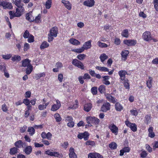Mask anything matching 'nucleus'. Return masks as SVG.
Listing matches in <instances>:
<instances>
[{
  "instance_id": "1a4fd4ad",
  "label": "nucleus",
  "mask_w": 158,
  "mask_h": 158,
  "mask_svg": "<svg viewBox=\"0 0 158 158\" xmlns=\"http://www.w3.org/2000/svg\"><path fill=\"white\" fill-rule=\"evenodd\" d=\"M56 104H54L52 106L51 110L55 111L59 109L61 106L60 102L58 100H56Z\"/></svg>"
},
{
  "instance_id": "338daca9",
  "label": "nucleus",
  "mask_w": 158,
  "mask_h": 158,
  "mask_svg": "<svg viewBox=\"0 0 158 158\" xmlns=\"http://www.w3.org/2000/svg\"><path fill=\"white\" fill-rule=\"evenodd\" d=\"M114 43L117 45H119L120 43V40L118 38H116L114 40Z\"/></svg>"
},
{
  "instance_id": "0e129e2a",
  "label": "nucleus",
  "mask_w": 158,
  "mask_h": 158,
  "mask_svg": "<svg viewBox=\"0 0 158 158\" xmlns=\"http://www.w3.org/2000/svg\"><path fill=\"white\" fill-rule=\"evenodd\" d=\"M56 66L57 67V68L58 69L61 68L63 67V65L61 63L58 62L56 63Z\"/></svg>"
},
{
  "instance_id": "dca6fc26",
  "label": "nucleus",
  "mask_w": 158,
  "mask_h": 158,
  "mask_svg": "<svg viewBox=\"0 0 158 158\" xmlns=\"http://www.w3.org/2000/svg\"><path fill=\"white\" fill-rule=\"evenodd\" d=\"M94 0H87L83 2V4L89 7H92L94 5Z\"/></svg>"
},
{
  "instance_id": "69168bd1",
  "label": "nucleus",
  "mask_w": 158,
  "mask_h": 158,
  "mask_svg": "<svg viewBox=\"0 0 158 158\" xmlns=\"http://www.w3.org/2000/svg\"><path fill=\"white\" fill-rule=\"evenodd\" d=\"M27 128V126H24L23 127L21 128L20 129V131L21 132L23 133L26 131Z\"/></svg>"
},
{
  "instance_id": "a878e982",
  "label": "nucleus",
  "mask_w": 158,
  "mask_h": 158,
  "mask_svg": "<svg viewBox=\"0 0 158 158\" xmlns=\"http://www.w3.org/2000/svg\"><path fill=\"white\" fill-rule=\"evenodd\" d=\"M153 127H150L148 129V131L149 132L148 136L151 138H153L155 136V135L154 133L153 132Z\"/></svg>"
},
{
  "instance_id": "bf43d9fd",
  "label": "nucleus",
  "mask_w": 158,
  "mask_h": 158,
  "mask_svg": "<svg viewBox=\"0 0 158 158\" xmlns=\"http://www.w3.org/2000/svg\"><path fill=\"white\" fill-rule=\"evenodd\" d=\"M30 35L29 33L27 30H26L24 33L23 36L24 38H27Z\"/></svg>"
},
{
  "instance_id": "5fc2aeb1",
  "label": "nucleus",
  "mask_w": 158,
  "mask_h": 158,
  "mask_svg": "<svg viewBox=\"0 0 158 158\" xmlns=\"http://www.w3.org/2000/svg\"><path fill=\"white\" fill-rule=\"evenodd\" d=\"M41 16L40 14H39L37 16L35 17V19H34V21H35L36 23H39L40 20Z\"/></svg>"
},
{
  "instance_id": "f257e3e1",
  "label": "nucleus",
  "mask_w": 158,
  "mask_h": 158,
  "mask_svg": "<svg viewBox=\"0 0 158 158\" xmlns=\"http://www.w3.org/2000/svg\"><path fill=\"white\" fill-rule=\"evenodd\" d=\"M57 28L56 27H53L50 31V33L48 34V41H52L53 39V37H56L57 36Z\"/></svg>"
},
{
  "instance_id": "37998d69",
  "label": "nucleus",
  "mask_w": 158,
  "mask_h": 158,
  "mask_svg": "<svg viewBox=\"0 0 158 158\" xmlns=\"http://www.w3.org/2000/svg\"><path fill=\"white\" fill-rule=\"evenodd\" d=\"M84 48L82 47L79 48L75 49L73 50V51L78 53H81L84 50Z\"/></svg>"
},
{
  "instance_id": "680f3d73",
  "label": "nucleus",
  "mask_w": 158,
  "mask_h": 158,
  "mask_svg": "<svg viewBox=\"0 0 158 158\" xmlns=\"http://www.w3.org/2000/svg\"><path fill=\"white\" fill-rule=\"evenodd\" d=\"M147 155V153L145 151H143L140 154V156L141 157L144 158Z\"/></svg>"
},
{
  "instance_id": "9b49d317",
  "label": "nucleus",
  "mask_w": 158,
  "mask_h": 158,
  "mask_svg": "<svg viewBox=\"0 0 158 158\" xmlns=\"http://www.w3.org/2000/svg\"><path fill=\"white\" fill-rule=\"evenodd\" d=\"M88 158H103L102 156L97 153H90L88 155Z\"/></svg>"
},
{
  "instance_id": "3c124183",
  "label": "nucleus",
  "mask_w": 158,
  "mask_h": 158,
  "mask_svg": "<svg viewBox=\"0 0 158 158\" xmlns=\"http://www.w3.org/2000/svg\"><path fill=\"white\" fill-rule=\"evenodd\" d=\"M85 56L84 54H80L77 55V58L80 60H83L85 59Z\"/></svg>"
},
{
  "instance_id": "ddd939ff",
  "label": "nucleus",
  "mask_w": 158,
  "mask_h": 158,
  "mask_svg": "<svg viewBox=\"0 0 158 158\" xmlns=\"http://www.w3.org/2000/svg\"><path fill=\"white\" fill-rule=\"evenodd\" d=\"M118 74L120 77V78L122 81L125 80V75L127 74L126 71L124 70H121L118 72Z\"/></svg>"
},
{
  "instance_id": "f03ea898",
  "label": "nucleus",
  "mask_w": 158,
  "mask_h": 158,
  "mask_svg": "<svg viewBox=\"0 0 158 158\" xmlns=\"http://www.w3.org/2000/svg\"><path fill=\"white\" fill-rule=\"evenodd\" d=\"M86 120L87 123L89 124L92 123L97 125L100 122L99 119L94 117H88L86 118Z\"/></svg>"
},
{
  "instance_id": "49530a36",
  "label": "nucleus",
  "mask_w": 158,
  "mask_h": 158,
  "mask_svg": "<svg viewBox=\"0 0 158 158\" xmlns=\"http://www.w3.org/2000/svg\"><path fill=\"white\" fill-rule=\"evenodd\" d=\"M54 116L57 122H59L61 121V118L59 114H55Z\"/></svg>"
},
{
  "instance_id": "c85d7f7f",
  "label": "nucleus",
  "mask_w": 158,
  "mask_h": 158,
  "mask_svg": "<svg viewBox=\"0 0 158 158\" xmlns=\"http://www.w3.org/2000/svg\"><path fill=\"white\" fill-rule=\"evenodd\" d=\"M11 60L13 61L18 62L21 60V57L19 55H15L11 57Z\"/></svg>"
},
{
  "instance_id": "423d86ee",
  "label": "nucleus",
  "mask_w": 158,
  "mask_h": 158,
  "mask_svg": "<svg viewBox=\"0 0 158 158\" xmlns=\"http://www.w3.org/2000/svg\"><path fill=\"white\" fill-rule=\"evenodd\" d=\"M123 43L128 46H134L137 43V41L134 40H124Z\"/></svg>"
},
{
  "instance_id": "79ce46f5",
  "label": "nucleus",
  "mask_w": 158,
  "mask_h": 158,
  "mask_svg": "<svg viewBox=\"0 0 158 158\" xmlns=\"http://www.w3.org/2000/svg\"><path fill=\"white\" fill-rule=\"evenodd\" d=\"M117 145L114 142H112L109 145V147L112 149H115L116 148Z\"/></svg>"
},
{
  "instance_id": "ea45409f",
  "label": "nucleus",
  "mask_w": 158,
  "mask_h": 158,
  "mask_svg": "<svg viewBox=\"0 0 158 158\" xmlns=\"http://www.w3.org/2000/svg\"><path fill=\"white\" fill-rule=\"evenodd\" d=\"M27 131L31 135H32L35 133V130L34 127H28Z\"/></svg>"
},
{
  "instance_id": "e2e57ef3",
  "label": "nucleus",
  "mask_w": 158,
  "mask_h": 158,
  "mask_svg": "<svg viewBox=\"0 0 158 158\" xmlns=\"http://www.w3.org/2000/svg\"><path fill=\"white\" fill-rule=\"evenodd\" d=\"M29 48V45L28 43H25L24 46V50L26 51Z\"/></svg>"
},
{
  "instance_id": "c03bdc74",
  "label": "nucleus",
  "mask_w": 158,
  "mask_h": 158,
  "mask_svg": "<svg viewBox=\"0 0 158 158\" xmlns=\"http://www.w3.org/2000/svg\"><path fill=\"white\" fill-rule=\"evenodd\" d=\"M52 5V0H48L45 3V6L46 8L47 9H49Z\"/></svg>"
},
{
  "instance_id": "6e6552de",
  "label": "nucleus",
  "mask_w": 158,
  "mask_h": 158,
  "mask_svg": "<svg viewBox=\"0 0 158 158\" xmlns=\"http://www.w3.org/2000/svg\"><path fill=\"white\" fill-rule=\"evenodd\" d=\"M109 127L113 133L115 135H117L118 129L116 126L114 124H111L109 126Z\"/></svg>"
},
{
  "instance_id": "cd10ccee",
  "label": "nucleus",
  "mask_w": 158,
  "mask_h": 158,
  "mask_svg": "<svg viewBox=\"0 0 158 158\" xmlns=\"http://www.w3.org/2000/svg\"><path fill=\"white\" fill-rule=\"evenodd\" d=\"M69 41L71 44L74 45H77L80 44V43L77 40L75 39H71Z\"/></svg>"
},
{
  "instance_id": "de8ad7c7",
  "label": "nucleus",
  "mask_w": 158,
  "mask_h": 158,
  "mask_svg": "<svg viewBox=\"0 0 158 158\" xmlns=\"http://www.w3.org/2000/svg\"><path fill=\"white\" fill-rule=\"evenodd\" d=\"M12 56V55L10 54H7L6 55H2V56L3 59L5 60H9Z\"/></svg>"
},
{
  "instance_id": "13d9d810",
  "label": "nucleus",
  "mask_w": 158,
  "mask_h": 158,
  "mask_svg": "<svg viewBox=\"0 0 158 158\" xmlns=\"http://www.w3.org/2000/svg\"><path fill=\"white\" fill-rule=\"evenodd\" d=\"M86 145H91L94 146L95 145V143L94 141H87L85 143Z\"/></svg>"
},
{
  "instance_id": "a19ab883",
  "label": "nucleus",
  "mask_w": 158,
  "mask_h": 158,
  "mask_svg": "<svg viewBox=\"0 0 158 158\" xmlns=\"http://www.w3.org/2000/svg\"><path fill=\"white\" fill-rule=\"evenodd\" d=\"M18 152V149L16 147H14L10 149V153L11 155H14Z\"/></svg>"
},
{
  "instance_id": "7ed1b4c3",
  "label": "nucleus",
  "mask_w": 158,
  "mask_h": 158,
  "mask_svg": "<svg viewBox=\"0 0 158 158\" xmlns=\"http://www.w3.org/2000/svg\"><path fill=\"white\" fill-rule=\"evenodd\" d=\"M9 14L10 16V18L11 19H13L15 17H20L22 14L18 9H16L15 12H13L12 11H10Z\"/></svg>"
},
{
  "instance_id": "4468645a",
  "label": "nucleus",
  "mask_w": 158,
  "mask_h": 158,
  "mask_svg": "<svg viewBox=\"0 0 158 158\" xmlns=\"http://www.w3.org/2000/svg\"><path fill=\"white\" fill-rule=\"evenodd\" d=\"M2 4L3 7L4 9H10L12 8L11 3H9L6 1H3Z\"/></svg>"
},
{
  "instance_id": "4c0bfd02",
  "label": "nucleus",
  "mask_w": 158,
  "mask_h": 158,
  "mask_svg": "<svg viewBox=\"0 0 158 158\" xmlns=\"http://www.w3.org/2000/svg\"><path fill=\"white\" fill-rule=\"evenodd\" d=\"M45 76V74L44 73H38L36 74L35 75V78L36 79L38 80L40 79L41 77H44Z\"/></svg>"
},
{
  "instance_id": "c9c22d12",
  "label": "nucleus",
  "mask_w": 158,
  "mask_h": 158,
  "mask_svg": "<svg viewBox=\"0 0 158 158\" xmlns=\"http://www.w3.org/2000/svg\"><path fill=\"white\" fill-rule=\"evenodd\" d=\"M14 4L18 8L23 6V4L21 3V0H15Z\"/></svg>"
},
{
  "instance_id": "aec40b11",
  "label": "nucleus",
  "mask_w": 158,
  "mask_h": 158,
  "mask_svg": "<svg viewBox=\"0 0 158 158\" xmlns=\"http://www.w3.org/2000/svg\"><path fill=\"white\" fill-rule=\"evenodd\" d=\"M32 148L31 146H28L26 147L24 149L23 152L27 155H29L31 153L32 151Z\"/></svg>"
},
{
  "instance_id": "9d476101",
  "label": "nucleus",
  "mask_w": 158,
  "mask_h": 158,
  "mask_svg": "<svg viewBox=\"0 0 158 158\" xmlns=\"http://www.w3.org/2000/svg\"><path fill=\"white\" fill-rule=\"evenodd\" d=\"M110 105L109 102H106L103 104L101 107V110L103 112H106L110 109Z\"/></svg>"
},
{
  "instance_id": "58836bf2",
  "label": "nucleus",
  "mask_w": 158,
  "mask_h": 158,
  "mask_svg": "<svg viewBox=\"0 0 158 158\" xmlns=\"http://www.w3.org/2000/svg\"><path fill=\"white\" fill-rule=\"evenodd\" d=\"M49 46V44L45 41L43 42L40 46L41 49H44L48 47Z\"/></svg>"
},
{
  "instance_id": "e433bc0d",
  "label": "nucleus",
  "mask_w": 158,
  "mask_h": 158,
  "mask_svg": "<svg viewBox=\"0 0 158 158\" xmlns=\"http://www.w3.org/2000/svg\"><path fill=\"white\" fill-rule=\"evenodd\" d=\"M108 58V56L106 55L105 53L102 54L100 56V58L101 61L102 62H103L104 60L107 59Z\"/></svg>"
},
{
  "instance_id": "f704fd0d",
  "label": "nucleus",
  "mask_w": 158,
  "mask_h": 158,
  "mask_svg": "<svg viewBox=\"0 0 158 158\" xmlns=\"http://www.w3.org/2000/svg\"><path fill=\"white\" fill-rule=\"evenodd\" d=\"M32 70V66L31 64H29L26 70V73L27 74H29Z\"/></svg>"
},
{
  "instance_id": "f3484780",
  "label": "nucleus",
  "mask_w": 158,
  "mask_h": 158,
  "mask_svg": "<svg viewBox=\"0 0 158 158\" xmlns=\"http://www.w3.org/2000/svg\"><path fill=\"white\" fill-rule=\"evenodd\" d=\"M129 53V52L127 50L122 51L121 53L122 59V60H125L127 58V56Z\"/></svg>"
},
{
  "instance_id": "2f4dec72",
  "label": "nucleus",
  "mask_w": 158,
  "mask_h": 158,
  "mask_svg": "<svg viewBox=\"0 0 158 158\" xmlns=\"http://www.w3.org/2000/svg\"><path fill=\"white\" fill-rule=\"evenodd\" d=\"M96 68L97 69L102 71L108 72L109 71V70L108 69L104 67H100L99 66H97L96 67Z\"/></svg>"
},
{
  "instance_id": "2eb2a0df",
  "label": "nucleus",
  "mask_w": 158,
  "mask_h": 158,
  "mask_svg": "<svg viewBox=\"0 0 158 158\" xmlns=\"http://www.w3.org/2000/svg\"><path fill=\"white\" fill-rule=\"evenodd\" d=\"M105 96L107 99L110 102L113 103L116 102L115 98L110 94H105Z\"/></svg>"
},
{
  "instance_id": "a18cd8bd",
  "label": "nucleus",
  "mask_w": 158,
  "mask_h": 158,
  "mask_svg": "<svg viewBox=\"0 0 158 158\" xmlns=\"http://www.w3.org/2000/svg\"><path fill=\"white\" fill-rule=\"evenodd\" d=\"M97 44L99 47L102 48H106L108 47L107 44L100 41H98Z\"/></svg>"
},
{
  "instance_id": "09e8293b",
  "label": "nucleus",
  "mask_w": 158,
  "mask_h": 158,
  "mask_svg": "<svg viewBox=\"0 0 158 158\" xmlns=\"http://www.w3.org/2000/svg\"><path fill=\"white\" fill-rule=\"evenodd\" d=\"M87 132L85 131L83 133H79L77 136V138L80 139H82L85 135H87Z\"/></svg>"
},
{
  "instance_id": "6ab92c4d",
  "label": "nucleus",
  "mask_w": 158,
  "mask_h": 158,
  "mask_svg": "<svg viewBox=\"0 0 158 158\" xmlns=\"http://www.w3.org/2000/svg\"><path fill=\"white\" fill-rule=\"evenodd\" d=\"M45 153L52 156L58 157L60 155L59 153L56 152H52L50 150H47L45 152Z\"/></svg>"
},
{
  "instance_id": "a211bd4d",
  "label": "nucleus",
  "mask_w": 158,
  "mask_h": 158,
  "mask_svg": "<svg viewBox=\"0 0 158 158\" xmlns=\"http://www.w3.org/2000/svg\"><path fill=\"white\" fill-rule=\"evenodd\" d=\"M74 149L73 148H71L69 149L70 153L69 154L70 158H77V156L74 152Z\"/></svg>"
},
{
  "instance_id": "412c9836",
  "label": "nucleus",
  "mask_w": 158,
  "mask_h": 158,
  "mask_svg": "<svg viewBox=\"0 0 158 158\" xmlns=\"http://www.w3.org/2000/svg\"><path fill=\"white\" fill-rule=\"evenodd\" d=\"M62 2L64 4L65 6L68 9L70 10L71 9V4L70 3L69 1L65 0H62Z\"/></svg>"
},
{
  "instance_id": "f8f14e48",
  "label": "nucleus",
  "mask_w": 158,
  "mask_h": 158,
  "mask_svg": "<svg viewBox=\"0 0 158 158\" xmlns=\"http://www.w3.org/2000/svg\"><path fill=\"white\" fill-rule=\"evenodd\" d=\"M32 11H30L25 15L26 19L30 22H34V18L32 15Z\"/></svg>"
},
{
  "instance_id": "393cba45",
  "label": "nucleus",
  "mask_w": 158,
  "mask_h": 158,
  "mask_svg": "<svg viewBox=\"0 0 158 158\" xmlns=\"http://www.w3.org/2000/svg\"><path fill=\"white\" fill-rule=\"evenodd\" d=\"M151 121V117L150 115L147 114L145 117L144 123L147 124H149Z\"/></svg>"
},
{
  "instance_id": "20e7f679",
  "label": "nucleus",
  "mask_w": 158,
  "mask_h": 158,
  "mask_svg": "<svg viewBox=\"0 0 158 158\" xmlns=\"http://www.w3.org/2000/svg\"><path fill=\"white\" fill-rule=\"evenodd\" d=\"M72 64L75 66L81 69L84 68V66L83 63L77 59H73L72 61Z\"/></svg>"
},
{
  "instance_id": "4d7b16f0",
  "label": "nucleus",
  "mask_w": 158,
  "mask_h": 158,
  "mask_svg": "<svg viewBox=\"0 0 158 158\" xmlns=\"http://www.w3.org/2000/svg\"><path fill=\"white\" fill-rule=\"evenodd\" d=\"M131 114L134 116H137L138 114V112L135 110H130Z\"/></svg>"
},
{
  "instance_id": "473e14b6",
  "label": "nucleus",
  "mask_w": 158,
  "mask_h": 158,
  "mask_svg": "<svg viewBox=\"0 0 158 158\" xmlns=\"http://www.w3.org/2000/svg\"><path fill=\"white\" fill-rule=\"evenodd\" d=\"M98 90L101 93H104L106 90V87L104 85H101L99 87Z\"/></svg>"
},
{
  "instance_id": "603ef678",
  "label": "nucleus",
  "mask_w": 158,
  "mask_h": 158,
  "mask_svg": "<svg viewBox=\"0 0 158 158\" xmlns=\"http://www.w3.org/2000/svg\"><path fill=\"white\" fill-rule=\"evenodd\" d=\"M153 4L155 9L158 11V0H153Z\"/></svg>"
},
{
  "instance_id": "4be33fe9",
  "label": "nucleus",
  "mask_w": 158,
  "mask_h": 158,
  "mask_svg": "<svg viewBox=\"0 0 158 158\" xmlns=\"http://www.w3.org/2000/svg\"><path fill=\"white\" fill-rule=\"evenodd\" d=\"M91 41L89 40L84 44L83 47L84 48V49H87L90 48L91 47Z\"/></svg>"
},
{
  "instance_id": "8fccbe9b",
  "label": "nucleus",
  "mask_w": 158,
  "mask_h": 158,
  "mask_svg": "<svg viewBox=\"0 0 158 158\" xmlns=\"http://www.w3.org/2000/svg\"><path fill=\"white\" fill-rule=\"evenodd\" d=\"M91 92L93 95H96L97 93V87H94L91 89Z\"/></svg>"
},
{
  "instance_id": "052dcab7",
  "label": "nucleus",
  "mask_w": 158,
  "mask_h": 158,
  "mask_svg": "<svg viewBox=\"0 0 158 158\" xmlns=\"http://www.w3.org/2000/svg\"><path fill=\"white\" fill-rule=\"evenodd\" d=\"M27 41L29 43H31L34 41V36L32 35H30L28 38Z\"/></svg>"
},
{
  "instance_id": "b1692460",
  "label": "nucleus",
  "mask_w": 158,
  "mask_h": 158,
  "mask_svg": "<svg viewBox=\"0 0 158 158\" xmlns=\"http://www.w3.org/2000/svg\"><path fill=\"white\" fill-rule=\"evenodd\" d=\"M30 60L28 59H25L22 61V66L23 67H28L29 64H31L30 63Z\"/></svg>"
},
{
  "instance_id": "774afa93",
  "label": "nucleus",
  "mask_w": 158,
  "mask_h": 158,
  "mask_svg": "<svg viewBox=\"0 0 158 158\" xmlns=\"http://www.w3.org/2000/svg\"><path fill=\"white\" fill-rule=\"evenodd\" d=\"M74 122L72 121L69 122L67 124V126L70 127H74Z\"/></svg>"
},
{
  "instance_id": "bb28decb",
  "label": "nucleus",
  "mask_w": 158,
  "mask_h": 158,
  "mask_svg": "<svg viewBox=\"0 0 158 158\" xmlns=\"http://www.w3.org/2000/svg\"><path fill=\"white\" fill-rule=\"evenodd\" d=\"M24 144L23 143L21 140H19L18 141H17L15 143V145L18 148H23V146Z\"/></svg>"
},
{
  "instance_id": "72a5a7b5",
  "label": "nucleus",
  "mask_w": 158,
  "mask_h": 158,
  "mask_svg": "<svg viewBox=\"0 0 158 158\" xmlns=\"http://www.w3.org/2000/svg\"><path fill=\"white\" fill-rule=\"evenodd\" d=\"M115 108L118 111H120L123 109V106L119 103H116L115 105Z\"/></svg>"
},
{
  "instance_id": "6e6d98bb",
  "label": "nucleus",
  "mask_w": 158,
  "mask_h": 158,
  "mask_svg": "<svg viewBox=\"0 0 158 158\" xmlns=\"http://www.w3.org/2000/svg\"><path fill=\"white\" fill-rule=\"evenodd\" d=\"M2 110L5 112H6L8 110V107L5 104H3L2 106Z\"/></svg>"
},
{
  "instance_id": "c756f323",
  "label": "nucleus",
  "mask_w": 158,
  "mask_h": 158,
  "mask_svg": "<svg viewBox=\"0 0 158 158\" xmlns=\"http://www.w3.org/2000/svg\"><path fill=\"white\" fill-rule=\"evenodd\" d=\"M152 77H149L148 80L146 82L147 86L149 88H150L152 86Z\"/></svg>"
},
{
  "instance_id": "864d4df0",
  "label": "nucleus",
  "mask_w": 158,
  "mask_h": 158,
  "mask_svg": "<svg viewBox=\"0 0 158 158\" xmlns=\"http://www.w3.org/2000/svg\"><path fill=\"white\" fill-rule=\"evenodd\" d=\"M124 81V87H125L126 89H129L130 88V85L129 83L128 82V80L126 79Z\"/></svg>"
},
{
  "instance_id": "39448f33",
  "label": "nucleus",
  "mask_w": 158,
  "mask_h": 158,
  "mask_svg": "<svg viewBox=\"0 0 158 158\" xmlns=\"http://www.w3.org/2000/svg\"><path fill=\"white\" fill-rule=\"evenodd\" d=\"M143 38L144 40L148 41L152 40V38L150 32L145 31L143 34Z\"/></svg>"
},
{
  "instance_id": "7c9ffc66",
  "label": "nucleus",
  "mask_w": 158,
  "mask_h": 158,
  "mask_svg": "<svg viewBox=\"0 0 158 158\" xmlns=\"http://www.w3.org/2000/svg\"><path fill=\"white\" fill-rule=\"evenodd\" d=\"M121 35L126 38H127L129 36L128 30L127 29H124L123 31L121 33Z\"/></svg>"
},
{
  "instance_id": "0eeeda50",
  "label": "nucleus",
  "mask_w": 158,
  "mask_h": 158,
  "mask_svg": "<svg viewBox=\"0 0 158 158\" xmlns=\"http://www.w3.org/2000/svg\"><path fill=\"white\" fill-rule=\"evenodd\" d=\"M125 123L127 126L129 127L133 131L135 132L137 130L136 125L135 123H131L128 120L126 121Z\"/></svg>"
},
{
  "instance_id": "5701e85b",
  "label": "nucleus",
  "mask_w": 158,
  "mask_h": 158,
  "mask_svg": "<svg viewBox=\"0 0 158 158\" xmlns=\"http://www.w3.org/2000/svg\"><path fill=\"white\" fill-rule=\"evenodd\" d=\"M92 107V104L90 103L86 104L84 106V110L86 111H89Z\"/></svg>"
}]
</instances>
